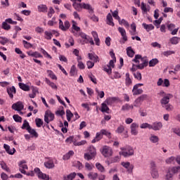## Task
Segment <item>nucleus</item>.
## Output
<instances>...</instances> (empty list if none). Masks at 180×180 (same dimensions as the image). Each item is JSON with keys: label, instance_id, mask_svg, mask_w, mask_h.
<instances>
[{"label": "nucleus", "instance_id": "bf43d9fd", "mask_svg": "<svg viewBox=\"0 0 180 180\" xmlns=\"http://www.w3.org/2000/svg\"><path fill=\"white\" fill-rule=\"evenodd\" d=\"M35 123L37 127H41V125L43 124V120H41L40 118H37L35 120Z\"/></svg>", "mask_w": 180, "mask_h": 180}, {"label": "nucleus", "instance_id": "ddd939ff", "mask_svg": "<svg viewBox=\"0 0 180 180\" xmlns=\"http://www.w3.org/2000/svg\"><path fill=\"white\" fill-rule=\"evenodd\" d=\"M82 9H85L90 15H94V7L89 4L83 3Z\"/></svg>", "mask_w": 180, "mask_h": 180}, {"label": "nucleus", "instance_id": "a878e982", "mask_svg": "<svg viewBox=\"0 0 180 180\" xmlns=\"http://www.w3.org/2000/svg\"><path fill=\"white\" fill-rule=\"evenodd\" d=\"M44 167H46V168H49V169L54 168V162L53 160H49L44 162Z\"/></svg>", "mask_w": 180, "mask_h": 180}, {"label": "nucleus", "instance_id": "c9c22d12", "mask_svg": "<svg viewBox=\"0 0 180 180\" xmlns=\"http://www.w3.org/2000/svg\"><path fill=\"white\" fill-rule=\"evenodd\" d=\"M169 169L171 171V172L174 175V174H178V172H180V166L173 167L169 168Z\"/></svg>", "mask_w": 180, "mask_h": 180}, {"label": "nucleus", "instance_id": "f257e3e1", "mask_svg": "<svg viewBox=\"0 0 180 180\" xmlns=\"http://www.w3.org/2000/svg\"><path fill=\"white\" fill-rule=\"evenodd\" d=\"M132 61L139 64L136 65L139 70H143L144 67H147V65H148V60H144V58L141 57V55H136ZM140 63H142L140 64Z\"/></svg>", "mask_w": 180, "mask_h": 180}, {"label": "nucleus", "instance_id": "de8ad7c7", "mask_svg": "<svg viewBox=\"0 0 180 180\" xmlns=\"http://www.w3.org/2000/svg\"><path fill=\"white\" fill-rule=\"evenodd\" d=\"M47 74L51 79H56L57 80V76H56V74L53 72V70H47Z\"/></svg>", "mask_w": 180, "mask_h": 180}, {"label": "nucleus", "instance_id": "5701e85b", "mask_svg": "<svg viewBox=\"0 0 180 180\" xmlns=\"http://www.w3.org/2000/svg\"><path fill=\"white\" fill-rule=\"evenodd\" d=\"M18 85L20 89H22V91H25L26 92L30 91V86L25 84V83H19Z\"/></svg>", "mask_w": 180, "mask_h": 180}, {"label": "nucleus", "instance_id": "3c124183", "mask_svg": "<svg viewBox=\"0 0 180 180\" xmlns=\"http://www.w3.org/2000/svg\"><path fill=\"white\" fill-rule=\"evenodd\" d=\"M22 44L25 49H32V47H33V45L32 44H30V42H27L25 40H22Z\"/></svg>", "mask_w": 180, "mask_h": 180}, {"label": "nucleus", "instance_id": "9d476101", "mask_svg": "<svg viewBox=\"0 0 180 180\" xmlns=\"http://www.w3.org/2000/svg\"><path fill=\"white\" fill-rule=\"evenodd\" d=\"M23 108L25 106L23 105V103L20 101H18L12 105V109L14 110H17L18 112H20V110H23Z\"/></svg>", "mask_w": 180, "mask_h": 180}, {"label": "nucleus", "instance_id": "58836bf2", "mask_svg": "<svg viewBox=\"0 0 180 180\" xmlns=\"http://www.w3.org/2000/svg\"><path fill=\"white\" fill-rule=\"evenodd\" d=\"M87 176L89 179L95 180L98 178V173L90 172L87 174Z\"/></svg>", "mask_w": 180, "mask_h": 180}, {"label": "nucleus", "instance_id": "8fccbe9b", "mask_svg": "<svg viewBox=\"0 0 180 180\" xmlns=\"http://www.w3.org/2000/svg\"><path fill=\"white\" fill-rule=\"evenodd\" d=\"M96 168H97V169L100 171V172H105V167L102 165H101V163H96Z\"/></svg>", "mask_w": 180, "mask_h": 180}, {"label": "nucleus", "instance_id": "4be33fe9", "mask_svg": "<svg viewBox=\"0 0 180 180\" xmlns=\"http://www.w3.org/2000/svg\"><path fill=\"white\" fill-rule=\"evenodd\" d=\"M125 77H126L125 84H126L127 86L131 85V84H133V82L131 81V79L130 78V73H129V72L126 73Z\"/></svg>", "mask_w": 180, "mask_h": 180}, {"label": "nucleus", "instance_id": "7c9ffc66", "mask_svg": "<svg viewBox=\"0 0 180 180\" xmlns=\"http://www.w3.org/2000/svg\"><path fill=\"white\" fill-rule=\"evenodd\" d=\"M130 109H134V106L133 105L126 103L125 105H122L121 110L124 112L126 110H130Z\"/></svg>", "mask_w": 180, "mask_h": 180}, {"label": "nucleus", "instance_id": "72a5a7b5", "mask_svg": "<svg viewBox=\"0 0 180 180\" xmlns=\"http://www.w3.org/2000/svg\"><path fill=\"white\" fill-rule=\"evenodd\" d=\"M72 155H74V150H70L68 153H66L65 155H63V160H70V158H71V157H72Z\"/></svg>", "mask_w": 180, "mask_h": 180}, {"label": "nucleus", "instance_id": "680f3d73", "mask_svg": "<svg viewBox=\"0 0 180 180\" xmlns=\"http://www.w3.org/2000/svg\"><path fill=\"white\" fill-rule=\"evenodd\" d=\"M103 70L105 71V72H108V75L112 74V68L108 65L103 67Z\"/></svg>", "mask_w": 180, "mask_h": 180}, {"label": "nucleus", "instance_id": "473e14b6", "mask_svg": "<svg viewBox=\"0 0 180 180\" xmlns=\"http://www.w3.org/2000/svg\"><path fill=\"white\" fill-rule=\"evenodd\" d=\"M149 140L150 141H151V143H158V141H160V139L158 138V136L151 134L150 136L149 137Z\"/></svg>", "mask_w": 180, "mask_h": 180}, {"label": "nucleus", "instance_id": "1a4fd4ad", "mask_svg": "<svg viewBox=\"0 0 180 180\" xmlns=\"http://www.w3.org/2000/svg\"><path fill=\"white\" fill-rule=\"evenodd\" d=\"M27 165L25 160H21L19 163V171L21 174H26V169H28Z\"/></svg>", "mask_w": 180, "mask_h": 180}, {"label": "nucleus", "instance_id": "49530a36", "mask_svg": "<svg viewBox=\"0 0 180 180\" xmlns=\"http://www.w3.org/2000/svg\"><path fill=\"white\" fill-rule=\"evenodd\" d=\"M44 34H45L44 37L46 40H51V39L53 37V33H51L49 31H45Z\"/></svg>", "mask_w": 180, "mask_h": 180}, {"label": "nucleus", "instance_id": "c85d7f7f", "mask_svg": "<svg viewBox=\"0 0 180 180\" xmlns=\"http://www.w3.org/2000/svg\"><path fill=\"white\" fill-rule=\"evenodd\" d=\"M45 82L52 88V89H57V85L54 84V82L50 81V79L46 78L45 79Z\"/></svg>", "mask_w": 180, "mask_h": 180}, {"label": "nucleus", "instance_id": "20e7f679", "mask_svg": "<svg viewBox=\"0 0 180 180\" xmlns=\"http://www.w3.org/2000/svg\"><path fill=\"white\" fill-rule=\"evenodd\" d=\"M102 134L107 136V137L110 138V132L106 131L105 129H101L100 132H97L94 139L91 141V143H96L102 139Z\"/></svg>", "mask_w": 180, "mask_h": 180}, {"label": "nucleus", "instance_id": "f3484780", "mask_svg": "<svg viewBox=\"0 0 180 180\" xmlns=\"http://www.w3.org/2000/svg\"><path fill=\"white\" fill-rule=\"evenodd\" d=\"M4 148L6 150V153L10 155H13L14 153H16V149L15 148H13V151L11 150V146L7 145L6 143L4 144Z\"/></svg>", "mask_w": 180, "mask_h": 180}, {"label": "nucleus", "instance_id": "864d4df0", "mask_svg": "<svg viewBox=\"0 0 180 180\" xmlns=\"http://www.w3.org/2000/svg\"><path fill=\"white\" fill-rule=\"evenodd\" d=\"M29 127H31L30 125H29V122H27V120H25L22 126L21 127V129H22V130H27Z\"/></svg>", "mask_w": 180, "mask_h": 180}, {"label": "nucleus", "instance_id": "0eeeda50", "mask_svg": "<svg viewBox=\"0 0 180 180\" xmlns=\"http://www.w3.org/2000/svg\"><path fill=\"white\" fill-rule=\"evenodd\" d=\"M34 172H35V174H37L38 178H39L40 179L50 180V178L49 177V176H47V174L41 172V171H40V169L39 167L34 168Z\"/></svg>", "mask_w": 180, "mask_h": 180}, {"label": "nucleus", "instance_id": "b1692460", "mask_svg": "<svg viewBox=\"0 0 180 180\" xmlns=\"http://www.w3.org/2000/svg\"><path fill=\"white\" fill-rule=\"evenodd\" d=\"M127 54L128 57H131V58L134 57L135 52L134 51L133 49H131V46L127 48Z\"/></svg>", "mask_w": 180, "mask_h": 180}, {"label": "nucleus", "instance_id": "5fc2aeb1", "mask_svg": "<svg viewBox=\"0 0 180 180\" xmlns=\"http://www.w3.org/2000/svg\"><path fill=\"white\" fill-rule=\"evenodd\" d=\"M133 75L136 79H138V81H141L142 77L140 72H134Z\"/></svg>", "mask_w": 180, "mask_h": 180}, {"label": "nucleus", "instance_id": "0e129e2a", "mask_svg": "<svg viewBox=\"0 0 180 180\" xmlns=\"http://www.w3.org/2000/svg\"><path fill=\"white\" fill-rule=\"evenodd\" d=\"M112 15L113 18H115V19L120 21V17L119 16V11H115L114 12H112Z\"/></svg>", "mask_w": 180, "mask_h": 180}, {"label": "nucleus", "instance_id": "f704fd0d", "mask_svg": "<svg viewBox=\"0 0 180 180\" xmlns=\"http://www.w3.org/2000/svg\"><path fill=\"white\" fill-rule=\"evenodd\" d=\"M173 178H174V174L171 172L169 169H168L165 179V180H172Z\"/></svg>", "mask_w": 180, "mask_h": 180}, {"label": "nucleus", "instance_id": "a18cd8bd", "mask_svg": "<svg viewBox=\"0 0 180 180\" xmlns=\"http://www.w3.org/2000/svg\"><path fill=\"white\" fill-rule=\"evenodd\" d=\"M141 9L143 13H147V12L150 11V10L147 8V6H146V4H144V2L141 3Z\"/></svg>", "mask_w": 180, "mask_h": 180}, {"label": "nucleus", "instance_id": "6e6d98bb", "mask_svg": "<svg viewBox=\"0 0 180 180\" xmlns=\"http://www.w3.org/2000/svg\"><path fill=\"white\" fill-rule=\"evenodd\" d=\"M73 144L74 146H85V144H86V141L85 140H83V141H79V142H77V141H73Z\"/></svg>", "mask_w": 180, "mask_h": 180}, {"label": "nucleus", "instance_id": "4c0bfd02", "mask_svg": "<svg viewBox=\"0 0 180 180\" xmlns=\"http://www.w3.org/2000/svg\"><path fill=\"white\" fill-rule=\"evenodd\" d=\"M101 112H105V113H109V107H108V105H106V103H103L101 104Z\"/></svg>", "mask_w": 180, "mask_h": 180}, {"label": "nucleus", "instance_id": "dca6fc26", "mask_svg": "<svg viewBox=\"0 0 180 180\" xmlns=\"http://www.w3.org/2000/svg\"><path fill=\"white\" fill-rule=\"evenodd\" d=\"M7 93H8V95L9 96V98L11 99H13V95L16 94V88H15V86H13L10 88H7Z\"/></svg>", "mask_w": 180, "mask_h": 180}, {"label": "nucleus", "instance_id": "4468645a", "mask_svg": "<svg viewBox=\"0 0 180 180\" xmlns=\"http://www.w3.org/2000/svg\"><path fill=\"white\" fill-rule=\"evenodd\" d=\"M121 165H122L124 168H126L129 172L133 171V168H134V165H131L129 162H122Z\"/></svg>", "mask_w": 180, "mask_h": 180}, {"label": "nucleus", "instance_id": "e433bc0d", "mask_svg": "<svg viewBox=\"0 0 180 180\" xmlns=\"http://www.w3.org/2000/svg\"><path fill=\"white\" fill-rule=\"evenodd\" d=\"M176 162V158L172 156L166 160V164H175Z\"/></svg>", "mask_w": 180, "mask_h": 180}, {"label": "nucleus", "instance_id": "a211bd4d", "mask_svg": "<svg viewBox=\"0 0 180 180\" xmlns=\"http://www.w3.org/2000/svg\"><path fill=\"white\" fill-rule=\"evenodd\" d=\"M107 25H109V26H115V22H113V17H112V14L110 13L107 15Z\"/></svg>", "mask_w": 180, "mask_h": 180}, {"label": "nucleus", "instance_id": "603ef678", "mask_svg": "<svg viewBox=\"0 0 180 180\" xmlns=\"http://www.w3.org/2000/svg\"><path fill=\"white\" fill-rule=\"evenodd\" d=\"M8 41H9L8 38L5 37H0V44H2V46H5Z\"/></svg>", "mask_w": 180, "mask_h": 180}, {"label": "nucleus", "instance_id": "7ed1b4c3", "mask_svg": "<svg viewBox=\"0 0 180 180\" xmlns=\"http://www.w3.org/2000/svg\"><path fill=\"white\" fill-rule=\"evenodd\" d=\"M122 152L120 154L123 155V157H130L131 155H134V149L131 146H125L124 148H121Z\"/></svg>", "mask_w": 180, "mask_h": 180}, {"label": "nucleus", "instance_id": "f8f14e48", "mask_svg": "<svg viewBox=\"0 0 180 180\" xmlns=\"http://www.w3.org/2000/svg\"><path fill=\"white\" fill-rule=\"evenodd\" d=\"M130 129L132 136H137L139 134V131L137 130V129H139V124H137L136 122L131 124Z\"/></svg>", "mask_w": 180, "mask_h": 180}, {"label": "nucleus", "instance_id": "39448f33", "mask_svg": "<svg viewBox=\"0 0 180 180\" xmlns=\"http://www.w3.org/2000/svg\"><path fill=\"white\" fill-rule=\"evenodd\" d=\"M101 154L105 158L108 157H112L113 155V150H112V148L105 146L101 148Z\"/></svg>", "mask_w": 180, "mask_h": 180}, {"label": "nucleus", "instance_id": "9b49d317", "mask_svg": "<svg viewBox=\"0 0 180 180\" xmlns=\"http://www.w3.org/2000/svg\"><path fill=\"white\" fill-rule=\"evenodd\" d=\"M161 129H162V122H153L150 127V129L155 130V131L161 130Z\"/></svg>", "mask_w": 180, "mask_h": 180}, {"label": "nucleus", "instance_id": "338daca9", "mask_svg": "<svg viewBox=\"0 0 180 180\" xmlns=\"http://www.w3.org/2000/svg\"><path fill=\"white\" fill-rule=\"evenodd\" d=\"M140 105H141V101L139 98H138L135 100L134 106H135V108H139Z\"/></svg>", "mask_w": 180, "mask_h": 180}, {"label": "nucleus", "instance_id": "6e6552de", "mask_svg": "<svg viewBox=\"0 0 180 180\" xmlns=\"http://www.w3.org/2000/svg\"><path fill=\"white\" fill-rule=\"evenodd\" d=\"M118 32L122 36V41H120L122 44H124L127 41V34H126V30L123 27H118Z\"/></svg>", "mask_w": 180, "mask_h": 180}, {"label": "nucleus", "instance_id": "e2e57ef3", "mask_svg": "<svg viewBox=\"0 0 180 180\" xmlns=\"http://www.w3.org/2000/svg\"><path fill=\"white\" fill-rule=\"evenodd\" d=\"M151 175L153 176V178H158V171L157 170V169H153V170H151Z\"/></svg>", "mask_w": 180, "mask_h": 180}, {"label": "nucleus", "instance_id": "6ab92c4d", "mask_svg": "<svg viewBox=\"0 0 180 180\" xmlns=\"http://www.w3.org/2000/svg\"><path fill=\"white\" fill-rule=\"evenodd\" d=\"M27 131L28 133H30L33 137H35V139H37L39 137V134L36 131V129H32V127L27 128Z\"/></svg>", "mask_w": 180, "mask_h": 180}, {"label": "nucleus", "instance_id": "69168bd1", "mask_svg": "<svg viewBox=\"0 0 180 180\" xmlns=\"http://www.w3.org/2000/svg\"><path fill=\"white\" fill-rule=\"evenodd\" d=\"M116 133H118L119 134H121L123 131H124V126L120 125V127H117L116 129Z\"/></svg>", "mask_w": 180, "mask_h": 180}, {"label": "nucleus", "instance_id": "79ce46f5", "mask_svg": "<svg viewBox=\"0 0 180 180\" xmlns=\"http://www.w3.org/2000/svg\"><path fill=\"white\" fill-rule=\"evenodd\" d=\"M158 59L154 58L149 61V67H155L158 64Z\"/></svg>", "mask_w": 180, "mask_h": 180}, {"label": "nucleus", "instance_id": "412c9836", "mask_svg": "<svg viewBox=\"0 0 180 180\" xmlns=\"http://www.w3.org/2000/svg\"><path fill=\"white\" fill-rule=\"evenodd\" d=\"M88 56L89 60H91L94 63H98V61H99V57L96 54L89 53Z\"/></svg>", "mask_w": 180, "mask_h": 180}, {"label": "nucleus", "instance_id": "c756f323", "mask_svg": "<svg viewBox=\"0 0 180 180\" xmlns=\"http://www.w3.org/2000/svg\"><path fill=\"white\" fill-rule=\"evenodd\" d=\"M179 41L180 38L178 37H172L169 39V43H171V44H178V43H179Z\"/></svg>", "mask_w": 180, "mask_h": 180}, {"label": "nucleus", "instance_id": "cd10ccee", "mask_svg": "<svg viewBox=\"0 0 180 180\" xmlns=\"http://www.w3.org/2000/svg\"><path fill=\"white\" fill-rule=\"evenodd\" d=\"M49 8H47V6L44 4H40L38 6V11L43 12L44 13H46L47 12V10Z\"/></svg>", "mask_w": 180, "mask_h": 180}, {"label": "nucleus", "instance_id": "37998d69", "mask_svg": "<svg viewBox=\"0 0 180 180\" xmlns=\"http://www.w3.org/2000/svg\"><path fill=\"white\" fill-rule=\"evenodd\" d=\"M74 116V114L70 110H66V117L68 122H71V118Z\"/></svg>", "mask_w": 180, "mask_h": 180}, {"label": "nucleus", "instance_id": "09e8293b", "mask_svg": "<svg viewBox=\"0 0 180 180\" xmlns=\"http://www.w3.org/2000/svg\"><path fill=\"white\" fill-rule=\"evenodd\" d=\"M77 74V68L75 65H72L70 68V75L74 77Z\"/></svg>", "mask_w": 180, "mask_h": 180}, {"label": "nucleus", "instance_id": "052dcab7", "mask_svg": "<svg viewBox=\"0 0 180 180\" xmlns=\"http://www.w3.org/2000/svg\"><path fill=\"white\" fill-rule=\"evenodd\" d=\"M2 28L4 29V30H11V25L4 21L2 23Z\"/></svg>", "mask_w": 180, "mask_h": 180}, {"label": "nucleus", "instance_id": "423d86ee", "mask_svg": "<svg viewBox=\"0 0 180 180\" xmlns=\"http://www.w3.org/2000/svg\"><path fill=\"white\" fill-rule=\"evenodd\" d=\"M54 120V114L51 113L50 111H46L44 115V122L46 123V126L49 129V124L50 122Z\"/></svg>", "mask_w": 180, "mask_h": 180}, {"label": "nucleus", "instance_id": "774afa93", "mask_svg": "<svg viewBox=\"0 0 180 180\" xmlns=\"http://www.w3.org/2000/svg\"><path fill=\"white\" fill-rule=\"evenodd\" d=\"M162 108H165V110H167V112H171V110L174 109V108L172 107V105L169 104V103Z\"/></svg>", "mask_w": 180, "mask_h": 180}, {"label": "nucleus", "instance_id": "f03ea898", "mask_svg": "<svg viewBox=\"0 0 180 180\" xmlns=\"http://www.w3.org/2000/svg\"><path fill=\"white\" fill-rule=\"evenodd\" d=\"M158 95L162 97L160 100L162 107H165V105H168L169 103V100L172 98V94H167L164 91H160Z\"/></svg>", "mask_w": 180, "mask_h": 180}, {"label": "nucleus", "instance_id": "aec40b11", "mask_svg": "<svg viewBox=\"0 0 180 180\" xmlns=\"http://www.w3.org/2000/svg\"><path fill=\"white\" fill-rule=\"evenodd\" d=\"M82 5L83 3L78 4L77 2L73 3L72 6L75 9V11H77V12H81L82 11Z\"/></svg>", "mask_w": 180, "mask_h": 180}, {"label": "nucleus", "instance_id": "2eb2a0df", "mask_svg": "<svg viewBox=\"0 0 180 180\" xmlns=\"http://www.w3.org/2000/svg\"><path fill=\"white\" fill-rule=\"evenodd\" d=\"M80 31H81V28L77 26V22L72 20V33H73L74 36H78V34H77V32H80Z\"/></svg>", "mask_w": 180, "mask_h": 180}, {"label": "nucleus", "instance_id": "c03bdc74", "mask_svg": "<svg viewBox=\"0 0 180 180\" xmlns=\"http://www.w3.org/2000/svg\"><path fill=\"white\" fill-rule=\"evenodd\" d=\"M84 160H87V161H90V160H93L94 158H95V156H94L93 155H91L89 153H86L84 155Z\"/></svg>", "mask_w": 180, "mask_h": 180}, {"label": "nucleus", "instance_id": "13d9d810", "mask_svg": "<svg viewBox=\"0 0 180 180\" xmlns=\"http://www.w3.org/2000/svg\"><path fill=\"white\" fill-rule=\"evenodd\" d=\"M13 118L15 122H17V123H22V117L19 116L18 115H14Z\"/></svg>", "mask_w": 180, "mask_h": 180}, {"label": "nucleus", "instance_id": "393cba45", "mask_svg": "<svg viewBox=\"0 0 180 180\" xmlns=\"http://www.w3.org/2000/svg\"><path fill=\"white\" fill-rule=\"evenodd\" d=\"M142 26L148 32H150V30H154V25H153V24H149L148 25V24H146V23H143Z\"/></svg>", "mask_w": 180, "mask_h": 180}, {"label": "nucleus", "instance_id": "bb28decb", "mask_svg": "<svg viewBox=\"0 0 180 180\" xmlns=\"http://www.w3.org/2000/svg\"><path fill=\"white\" fill-rule=\"evenodd\" d=\"M75 176H77V173H70L68 176H63V180H72L74 178H75Z\"/></svg>", "mask_w": 180, "mask_h": 180}, {"label": "nucleus", "instance_id": "ea45409f", "mask_svg": "<svg viewBox=\"0 0 180 180\" xmlns=\"http://www.w3.org/2000/svg\"><path fill=\"white\" fill-rule=\"evenodd\" d=\"M132 94L133 95H141V94H143V90L141 89H134V87H133Z\"/></svg>", "mask_w": 180, "mask_h": 180}, {"label": "nucleus", "instance_id": "a19ab883", "mask_svg": "<svg viewBox=\"0 0 180 180\" xmlns=\"http://www.w3.org/2000/svg\"><path fill=\"white\" fill-rule=\"evenodd\" d=\"M117 101V98L116 97H110L106 99L105 102L108 105H112V103H114V102H116Z\"/></svg>", "mask_w": 180, "mask_h": 180}, {"label": "nucleus", "instance_id": "2f4dec72", "mask_svg": "<svg viewBox=\"0 0 180 180\" xmlns=\"http://www.w3.org/2000/svg\"><path fill=\"white\" fill-rule=\"evenodd\" d=\"M88 153L95 157L96 155V149L94 146H90L88 148Z\"/></svg>", "mask_w": 180, "mask_h": 180}, {"label": "nucleus", "instance_id": "4d7b16f0", "mask_svg": "<svg viewBox=\"0 0 180 180\" xmlns=\"http://www.w3.org/2000/svg\"><path fill=\"white\" fill-rule=\"evenodd\" d=\"M140 127L141 129H149V130H151V124L146 122V123H143L140 125Z\"/></svg>", "mask_w": 180, "mask_h": 180}]
</instances>
